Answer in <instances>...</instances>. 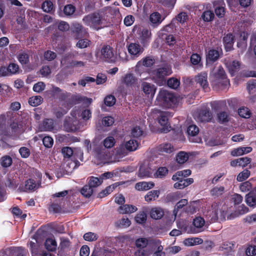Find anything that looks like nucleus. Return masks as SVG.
<instances>
[{
	"label": "nucleus",
	"instance_id": "nucleus-1",
	"mask_svg": "<svg viewBox=\"0 0 256 256\" xmlns=\"http://www.w3.org/2000/svg\"><path fill=\"white\" fill-rule=\"evenodd\" d=\"M156 100L160 104L168 108L175 107L178 103V97L166 90H160L159 92Z\"/></svg>",
	"mask_w": 256,
	"mask_h": 256
},
{
	"label": "nucleus",
	"instance_id": "nucleus-2",
	"mask_svg": "<svg viewBox=\"0 0 256 256\" xmlns=\"http://www.w3.org/2000/svg\"><path fill=\"white\" fill-rule=\"evenodd\" d=\"M171 67L168 65L154 70L152 71V80L158 85L162 86L166 83V78L172 74Z\"/></svg>",
	"mask_w": 256,
	"mask_h": 256
},
{
	"label": "nucleus",
	"instance_id": "nucleus-3",
	"mask_svg": "<svg viewBox=\"0 0 256 256\" xmlns=\"http://www.w3.org/2000/svg\"><path fill=\"white\" fill-rule=\"evenodd\" d=\"M102 16L99 12H94L85 16L82 18V22L87 26L92 28L94 30H98L103 26Z\"/></svg>",
	"mask_w": 256,
	"mask_h": 256
},
{
	"label": "nucleus",
	"instance_id": "nucleus-4",
	"mask_svg": "<svg viewBox=\"0 0 256 256\" xmlns=\"http://www.w3.org/2000/svg\"><path fill=\"white\" fill-rule=\"evenodd\" d=\"M214 84L221 90L226 88L230 85V81L222 66L218 67L214 74Z\"/></svg>",
	"mask_w": 256,
	"mask_h": 256
},
{
	"label": "nucleus",
	"instance_id": "nucleus-5",
	"mask_svg": "<svg viewBox=\"0 0 256 256\" xmlns=\"http://www.w3.org/2000/svg\"><path fill=\"white\" fill-rule=\"evenodd\" d=\"M99 57L102 61L108 63H114L117 60L116 54H114L113 48L109 45H104L102 48Z\"/></svg>",
	"mask_w": 256,
	"mask_h": 256
},
{
	"label": "nucleus",
	"instance_id": "nucleus-6",
	"mask_svg": "<svg viewBox=\"0 0 256 256\" xmlns=\"http://www.w3.org/2000/svg\"><path fill=\"white\" fill-rule=\"evenodd\" d=\"M169 113L166 112H160L158 117V123L162 126V132L166 133L170 130L171 126L168 123Z\"/></svg>",
	"mask_w": 256,
	"mask_h": 256
},
{
	"label": "nucleus",
	"instance_id": "nucleus-7",
	"mask_svg": "<svg viewBox=\"0 0 256 256\" xmlns=\"http://www.w3.org/2000/svg\"><path fill=\"white\" fill-rule=\"evenodd\" d=\"M121 83L126 88H132L138 84V78L132 74H126L121 79Z\"/></svg>",
	"mask_w": 256,
	"mask_h": 256
},
{
	"label": "nucleus",
	"instance_id": "nucleus-8",
	"mask_svg": "<svg viewBox=\"0 0 256 256\" xmlns=\"http://www.w3.org/2000/svg\"><path fill=\"white\" fill-rule=\"evenodd\" d=\"M78 122L77 120H74L71 117H66L64 121V128L68 132H76L78 130Z\"/></svg>",
	"mask_w": 256,
	"mask_h": 256
},
{
	"label": "nucleus",
	"instance_id": "nucleus-9",
	"mask_svg": "<svg viewBox=\"0 0 256 256\" xmlns=\"http://www.w3.org/2000/svg\"><path fill=\"white\" fill-rule=\"evenodd\" d=\"M141 87L142 92L148 98H152L154 97L156 90L154 84L144 82L142 83Z\"/></svg>",
	"mask_w": 256,
	"mask_h": 256
},
{
	"label": "nucleus",
	"instance_id": "nucleus-10",
	"mask_svg": "<svg viewBox=\"0 0 256 256\" xmlns=\"http://www.w3.org/2000/svg\"><path fill=\"white\" fill-rule=\"evenodd\" d=\"M38 128L40 131L52 132L55 128L54 120L52 118H44L40 124Z\"/></svg>",
	"mask_w": 256,
	"mask_h": 256
},
{
	"label": "nucleus",
	"instance_id": "nucleus-11",
	"mask_svg": "<svg viewBox=\"0 0 256 256\" xmlns=\"http://www.w3.org/2000/svg\"><path fill=\"white\" fill-rule=\"evenodd\" d=\"M161 240L158 239H152L149 240V246L157 248L152 256H166L165 252H163L164 247L161 245Z\"/></svg>",
	"mask_w": 256,
	"mask_h": 256
},
{
	"label": "nucleus",
	"instance_id": "nucleus-12",
	"mask_svg": "<svg viewBox=\"0 0 256 256\" xmlns=\"http://www.w3.org/2000/svg\"><path fill=\"white\" fill-rule=\"evenodd\" d=\"M195 81L200 84L204 91L209 89L208 82V74L205 72H201L195 77Z\"/></svg>",
	"mask_w": 256,
	"mask_h": 256
},
{
	"label": "nucleus",
	"instance_id": "nucleus-13",
	"mask_svg": "<svg viewBox=\"0 0 256 256\" xmlns=\"http://www.w3.org/2000/svg\"><path fill=\"white\" fill-rule=\"evenodd\" d=\"M212 118V114L208 108H203L199 111L198 120L200 122H210Z\"/></svg>",
	"mask_w": 256,
	"mask_h": 256
},
{
	"label": "nucleus",
	"instance_id": "nucleus-14",
	"mask_svg": "<svg viewBox=\"0 0 256 256\" xmlns=\"http://www.w3.org/2000/svg\"><path fill=\"white\" fill-rule=\"evenodd\" d=\"M128 53L134 56H138L144 50V49L138 43H130L128 46Z\"/></svg>",
	"mask_w": 256,
	"mask_h": 256
},
{
	"label": "nucleus",
	"instance_id": "nucleus-15",
	"mask_svg": "<svg viewBox=\"0 0 256 256\" xmlns=\"http://www.w3.org/2000/svg\"><path fill=\"white\" fill-rule=\"evenodd\" d=\"M84 28V26L79 23L76 22L72 24L70 31L75 39L78 40L83 37Z\"/></svg>",
	"mask_w": 256,
	"mask_h": 256
},
{
	"label": "nucleus",
	"instance_id": "nucleus-16",
	"mask_svg": "<svg viewBox=\"0 0 256 256\" xmlns=\"http://www.w3.org/2000/svg\"><path fill=\"white\" fill-rule=\"evenodd\" d=\"M63 199L55 200L50 202L48 207V211L53 214L60 213L62 211V204Z\"/></svg>",
	"mask_w": 256,
	"mask_h": 256
},
{
	"label": "nucleus",
	"instance_id": "nucleus-17",
	"mask_svg": "<svg viewBox=\"0 0 256 256\" xmlns=\"http://www.w3.org/2000/svg\"><path fill=\"white\" fill-rule=\"evenodd\" d=\"M222 40L226 52H230L233 50L234 38L232 34L229 33L226 34L224 36Z\"/></svg>",
	"mask_w": 256,
	"mask_h": 256
},
{
	"label": "nucleus",
	"instance_id": "nucleus-18",
	"mask_svg": "<svg viewBox=\"0 0 256 256\" xmlns=\"http://www.w3.org/2000/svg\"><path fill=\"white\" fill-rule=\"evenodd\" d=\"M245 199L250 207H256V186L246 195Z\"/></svg>",
	"mask_w": 256,
	"mask_h": 256
},
{
	"label": "nucleus",
	"instance_id": "nucleus-19",
	"mask_svg": "<svg viewBox=\"0 0 256 256\" xmlns=\"http://www.w3.org/2000/svg\"><path fill=\"white\" fill-rule=\"evenodd\" d=\"M179 180L176 182L174 187L176 189H183L184 188L188 186L194 182V180L192 178H183L179 176Z\"/></svg>",
	"mask_w": 256,
	"mask_h": 256
},
{
	"label": "nucleus",
	"instance_id": "nucleus-20",
	"mask_svg": "<svg viewBox=\"0 0 256 256\" xmlns=\"http://www.w3.org/2000/svg\"><path fill=\"white\" fill-rule=\"evenodd\" d=\"M240 62L236 60H234L232 62H228L226 64L228 72L232 76L236 75V72L240 70Z\"/></svg>",
	"mask_w": 256,
	"mask_h": 256
},
{
	"label": "nucleus",
	"instance_id": "nucleus-21",
	"mask_svg": "<svg viewBox=\"0 0 256 256\" xmlns=\"http://www.w3.org/2000/svg\"><path fill=\"white\" fill-rule=\"evenodd\" d=\"M40 184L36 183L35 180L29 178L25 182L24 186L22 188L25 192H32L36 190Z\"/></svg>",
	"mask_w": 256,
	"mask_h": 256
},
{
	"label": "nucleus",
	"instance_id": "nucleus-22",
	"mask_svg": "<svg viewBox=\"0 0 256 256\" xmlns=\"http://www.w3.org/2000/svg\"><path fill=\"white\" fill-rule=\"evenodd\" d=\"M102 12L106 17L112 18L120 14L118 8L112 6H106L102 9Z\"/></svg>",
	"mask_w": 256,
	"mask_h": 256
},
{
	"label": "nucleus",
	"instance_id": "nucleus-23",
	"mask_svg": "<svg viewBox=\"0 0 256 256\" xmlns=\"http://www.w3.org/2000/svg\"><path fill=\"white\" fill-rule=\"evenodd\" d=\"M210 106L212 109L215 112L224 110L228 108L226 102L225 100L214 101L211 102Z\"/></svg>",
	"mask_w": 256,
	"mask_h": 256
},
{
	"label": "nucleus",
	"instance_id": "nucleus-24",
	"mask_svg": "<svg viewBox=\"0 0 256 256\" xmlns=\"http://www.w3.org/2000/svg\"><path fill=\"white\" fill-rule=\"evenodd\" d=\"M79 98L75 95H72L60 104L68 111L78 100Z\"/></svg>",
	"mask_w": 256,
	"mask_h": 256
},
{
	"label": "nucleus",
	"instance_id": "nucleus-25",
	"mask_svg": "<svg viewBox=\"0 0 256 256\" xmlns=\"http://www.w3.org/2000/svg\"><path fill=\"white\" fill-rule=\"evenodd\" d=\"M204 224V220L200 216L196 217L194 219L192 225L194 226V232H202Z\"/></svg>",
	"mask_w": 256,
	"mask_h": 256
},
{
	"label": "nucleus",
	"instance_id": "nucleus-26",
	"mask_svg": "<svg viewBox=\"0 0 256 256\" xmlns=\"http://www.w3.org/2000/svg\"><path fill=\"white\" fill-rule=\"evenodd\" d=\"M214 6V13L218 18H222L226 14V4L222 2V3L216 4Z\"/></svg>",
	"mask_w": 256,
	"mask_h": 256
},
{
	"label": "nucleus",
	"instance_id": "nucleus-27",
	"mask_svg": "<svg viewBox=\"0 0 256 256\" xmlns=\"http://www.w3.org/2000/svg\"><path fill=\"white\" fill-rule=\"evenodd\" d=\"M252 148L250 146L240 147L232 150L231 152V154L234 156H241L244 154H246L252 151Z\"/></svg>",
	"mask_w": 256,
	"mask_h": 256
},
{
	"label": "nucleus",
	"instance_id": "nucleus-28",
	"mask_svg": "<svg viewBox=\"0 0 256 256\" xmlns=\"http://www.w3.org/2000/svg\"><path fill=\"white\" fill-rule=\"evenodd\" d=\"M190 60L192 64L195 66V68H202L203 64L201 62V57L200 54L196 53L192 54L190 56Z\"/></svg>",
	"mask_w": 256,
	"mask_h": 256
},
{
	"label": "nucleus",
	"instance_id": "nucleus-29",
	"mask_svg": "<svg viewBox=\"0 0 256 256\" xmlns=\"http://www.w3.org/2000/svg\"><path fill=\"white\" fill-rule=\"evenodd\" d=\"M151 32L148 29H144L142 32L140 36V42L143 46H146L150 42L151 36Z\"/></svg>",
	"mask_w": 256,
	"mask_h": 256
},
{
	"label": "nucleus",
	"instance_id": "nucleus-30",
	"mask_svg": "<svg viewBox=\"0 0 256 256\" xmlns=\"http://www.w3.org/2000/svg\"><path fill=\"white\" fill-rule=\"evenodd\" d=\"M138 210L137 208L132 204H124L118 208V212L120 214L132 213Z\"/></svg>",
	"mask_w": 256,
	"mask_h": 256
},
{
	"label": "nucleus",
	"instance_id": "nucleus-31",
	"mask_svg": "<svg viewBox=\"0 0 256 256\" xmlns=\"http://www.w3.org/2000/svg\"><path fill=\"white\" fill-rule=\"evenodd\" d=\"M154 186L153 182H142L136 184L135 188L138 190H146Z\"/></svg>",
	"mask_w": 256,
	"mask_h": 256
},
{
	"label": "nucleus",
	"instance_id": "nucleus-32",
	"mask_svg": "<svg viewBox=\"0 0 256 256\" xmlns=\"http://www.w3.org/2000/svg\"><path fill=\"white\" fill-rule=\"evenodd\" d=\"M164 215V210L160 208H154L150 211V216L154 220H160Z\"/></svg>",
	"mask_w": 256,
	"mask_h": 256
},
{
	"label": "nucleus",
	"instance_id": "nucleus-33",
	"mask_svg": "<svg viewBox=\"0 0 256 256\" xmlns=\"http://www.w3.org/2000/svg\"><path fill=\"white\" fill-rule=\"evenodd\" d=\"M46 248L50 252H55L56 250L57 243L54 239L48 238L44 242Z\"/></svg>",
	"mask_w": 256,
	"mask_h": 256
},
{
	"label": "nucleus",
	"instance_id": "nucleus-34",
	"mask_svg": "<svg viewBox=\"0 0 256 256\" xmlns=\"http://www.w3.org/2000/svg\"><path fill=\"white\" fill-rule=\"evenodd\" d=\"M220 57V53L218 50L211 49L208 50L206 55V60L209 62H214Z\"/></svg>",
	"mask_w": 256,
	"mask_h": 256
},
{
	"label": "nucleus",
	"instance_id": "nucleus-35",
	"mask_svg": "<svg viewBox=\"0 0 256 256\" xmlns=\"http://www.w3.org/2000/svg\"><path fill=\"white\" fill-rule=\"evenodd\" d=\"M149 20L150 22L154 26L160 24L162 20L161 14L158 12H154L151 14Z\"/></svg>",
	"mask_w": 256,
	"mask_h": 256
},
{
	"label": "nucleus",
	"instance_id": "nucleus-36",
	"mask_svg": "<svg viewBox=\"0 0 256 256\" xmlns=\"http://www.w3.org/2000/svg\"><path fill=\"white\" fill-rule=\"evenodd\" d=\"M230 116L228 112L222 111L217 114V120L220 124H224L230 121Z\"/></svg>",
	"mask_w": 256,
	"mask_h": 256
},
{
	"label": "nucleus",
	"instance_id": "nucleus-37",
	"mask_svg": "<svg viewBox=\"0 0 256 256\" xmlns=\"http://www.w3.org/2000/svg\"><path fill=\"white\" fill-rule=\"evenodd\" d=\"M160 191L159 190H152L148 192L145 196L144 199L147 202L154 200L159 196Z\"/></svg>",
	"mask_w": 256,
	"mask_h": 256
},
{
	"label": "nucleus",
	"instance_id": "nucleus-38",
	"mask_svg": "<svg viewBox=\"0 0 256 256\" xmlns=\"http://www.w3.org/2000/svg\"><path fill=\"white\" fill-rule=\"evenodd\" d=\"M138 146V142L136 140L131 139L126 142L124 146L130 152L136 150Z\"/></svg>",
	"mask_w": 256,
	"mask_h": 256
},
{
	"label": "nucleus",
	"instance_id": "nucleus-39",
	"mask_svg": "<svg viewBox=\"0 0 256 256\" xmlns=\"http://www.w3.org/2000/svg\"><path fill=\"white\" fill-rule=\"evenodd\" d=\"M18 59L22 65H26L30 62V56L26 52H20L18 56Z\"/></svg>",
	"mask_w": 256,
	"mask_h": 256
},
{
	"label": "nucleus",
	"instance_id": "nucleus-40",
	"mask_svg": "<svg viewBox=\"0 0 256 256\" xmlns=\"http://www.w3.org/2000/svg\"><path fill=\"white\" fill-rule=\"evenodd\" d=\"M154 62V59L152 57L150 56H146L142 60V64L146 67H151L153 66ZM141 64L142 62L139 61L138 62L136 67H138L139 65H141Z\"/></svg>",
	"mask_w": 256,
	"mask_h": 256
},
{
	"label": "nucleus",
	"instance_id": "nucleus-41",
	"mask_svg": "<svg viewBox=\"0 0 256 256\" xmlns=\"http://www.w3.org/2000/svg\"><path fill=\"white\" fill-rule=\"evenodd\" d=\"M224 187L223 186H214L210 190V194L212 196L218 198L224 193Z\"/></svg>",
	"mask_w": 256,
	"mask_h": 256
},
{
	"label": "nucleus",
	"instance_id": "nucleus-42",
	"mask_svg": "<svg viewBox=\"0 0 256 256\" xmlns=\"http://www.w3.org/2000/svg\"><path fill=\"white\" fill-rule=\"evenodd\" d=\"M182 196L180 192L177 191L176 192H170L166 196V199L168 202H174L177 201Z\"/></svg>",
	"mask_w": 256,
	"mask_h": 256
},
{
	"label": "nucleus",
	"instance_id": "nucleus-43",
	"mask_svg": "<svg viewBox=\"0 0 256 256\" xmlns=\"http://www.w3.org/2000/svg\"><path fill=\"white\" fill-rule=\"evenodd\" d=\"M191 170H185L182 171L177 172L172 176V180H179V176L182 178H186L191 174Z\"/></svg>",
	"mask_w": 256,
	"mask_h": 256
},
{
	"label": "nucleus",
	"instance_id": "nucleus-44",
	"mask_svg": "<svg viewBox=\"0 0 256 256\" xmlns=\"http://www.w3.org/2000/svg\"><path fill=\"white\" fill-rule=\"evenodd\" d=\"M167 85L170 88L176 90L180 85V80L177 78L172 77L170 78L166 82Z\"/></svg>",
	"mask_w": 256,
	"mask_h": 256
},
{
	"label": "nucleus",
	"instance_id": "nucleus-45",
	"mask_svg": "<svg viewBox=\"0 0 256 256\" xmlns=\"http://www.w3.org/2000/svg\"><path fill=\"white\" fill-rule=\"evenodd\" d=\"M188 159V154L184 152H180L176 156V161L180 164H183Z\"/></svg>",
	"mask_w": 256,
	"mask_h": 256
},
{
	"label": "nucleus",
	"instance_id": "nucleus-46",
	"mask_svg": "<svg viewBox=\"0 0 256 256\" xmlns=\"http://www.w3.org/2000/svg\"><path fill=\"white\" fill-rule=\"evenodd\" d=\"M214 17V14L212 10H204L202 16V18L206 22L212 21Z\"/></svg>",
	"mask_w": 256,
	"mask_h": 256
},
{
	"label": "nucleus",
	"instance_id": "nucleus-47",
	"mask_svg": "<svg viewBox=\"0 0 256 256\" xmlns=\"http://www.w3.org/2000/svg\"><path fill=\"white\" fill-rule=\"evenodd\" d=\"M80 165V162L78 160H72V159H68L66 161V167L68 168L67 170L72 171L74 170L77 168Z\"/></svg>",
	"mask_w": 256,
	"mask_h": 256
},
{
	"label": "nucleus",
	"instance_id": "nucleus-48",
	"mask_svg": "<svg viewBox=\"0 0 256 256\" xmlns=\"http://www.w3.org/2000/svg\"><path fill=\"white\" fill-rule=\"evenodd\" d=\"M43 101V98L40 96H32L28 100L29 104L32 106H36L40 104Z\"/></svg>",
	"mask_w": 256,
	"mask_h": 256
},
{
	"label": "nucleus",
	"instance_id": "nucleus-49",
	"mask_svg": "<svg viewBox=\"0 0 256 256\" xmlns=\"http://www.w3.org/2000/svg\"><path fill=\"white\" fill-rule=\"evenodd\" d=\"M151 172L148 168L144 166H140L138 171V176L140 178H144L150 177L151 176Z\"/></svg>",
	"mask_w": 256,
	"mask_h": 256
},
{
	"label": "nucleus",
	"instance_id": "nucleus-50",
	"mask_svg": "<svg viewBox=\"0 0 256 256\" xmlns=\"http://www.w3.org/2000/svg\"><path fill=\"white\" fill-rule=\"evenodd\" d=\"M94 190L90 186L86 184L80 190L81 194L85 198H90L93 194Z\"/></svg>",
	"mask_w": 256,
	"mask_h": 256
},
{
	"label": "nucleus",
	"instance_id": "nucleus-51",
	"mask_svg": "<svg viewBox=\"0 0 256 256\" xmlns=\"http://www.w3.org/2000/svg\"><path fill=\"white\" fill-rule=\"evenodd\" d=\"M63 12L64 14L67 16H70L76 12V7L72 4H68L64 6Z\"/></svg>",
	"mask_w": 256,
	"mask_h": 256
},
{
	"label": "nucleus",
	"instance_id": "nucleus-52",
	"mask_svg": "<svg viewBox=\"0 0 256 256\" xmlns=\"http://www.w3.org/2000/svg\"><path fill=\"white\" fill-rule=\"evenodd\" d=\"M102 182V180L100 178H98L94 176H91L90 178L88 185L93 189V188H96L100 185Z\"/></svg>",
	"mask_w": 256,
	"mask_h": 256
},
{
	"label": "nucleus",
	"instance_id": "nucleus-53",
	"mask_svg": "<svg viewBox=\"0 0 256 256\" xmlns=\"http://www.w3.org/2000/svg\"><path fill=\"white\" fill-rule=\"evenodd\" d=\"M238 112V115L243 118H249L251 116L250 110L248 108L244 106L239 108Z\"/></svg>",
	"mask_w": 256,
	"mask_h": 256
},
{
	"label": "nucleus",
	"instance_id": "nucleus-54",
	"mask_svg": "<svg viewBox=\"0 0 256 256\" xmlns=\"http://www.w3.org/2000/svg\"><path fill=\"white\" fill-rule=\"evenodd\" d=\"M188 204V200L186 199H182L178 202L174 206V214L176 216L179 210Z\"/></svg>",
	"mask_w": 256,
	"mask_h": 256
},
{
	"label": "nucleus",
	"instance_id": "nucleus-55",
	"mask_svg": "<svg viewBox=\"0 0 256 256\" xmlns=\"http://www.w3.org/2000/svg\"><path fill=\"white\" fill-rule=\"evenodd\" d=\"M146 214L144 212L138 213L135 216L136 222L139 224H144L146 221Z\"/></svg>",
	"mask_w": 256,
	"mask_h": 256
},
{
	"label": "nucleus",
	"instance_id": "nucleus-56",
	"mask_svg": "<svg viewBox=\"0 0 256 256\" xmlns=\"http://www.w3.org/2000/svg\"><path fill=\"white\" fill-rule=\"evenodd\" d=\"M42 8L44 12H50L54 10V6L50 0H46L42 3Z\"/></svg>",
	"mask_w": 256,
	"mask_h": 256
},
{
	"label": "nucleus",
	"instance_id": "nucleus-57",
	"mask_svg": "<svg viewBox=\"0 0 256 256\" xmlns=\"http://www.w3.org/2000/svg\"><path fill=\"white\" fill-rule=\"evenodd\" d=\"M90 41L87 38H80L76 44V46L80 48H84L89 46Z\"/></svg>",
	"mask_w": 256,
	"mask_h": 256
},
{
	"label": "nucleus",
	"instance_id": "nucleus-58",
	"mask_svg": "<svg viewBox=\"0 0 256 256\" xmlns=\"http://www.w3.org/2000/svg\"><path fill=\"white\" fill-rule=\"evenodd\" d=\"M116 102V99L114 96L112 94L106 96L104 100V104L108 106H114Z\"/></svg>",
	"mask_w": 256,
	"mask_h": 256
},
{
	"label": "nucleus",
	"instance_id": "nucleus-59",
	"mask_svg": "<svg viewBox=\"0 0 256 256\" xmlns=\"http://www.w3.org/2000/svg\"><path fill=\"white\" fill-rule=\"evenodd\" d=\"M136 245L138 248H146L148 245L149 246V241L146 238H140L136 240Z\"/></svg>",
	"mask_w": 256,
	"mask_h": 256
},
{
	"label": "nucleus",
	"instance_id": "nucleus-60",
	"mask_svg": "<svg viewBox=\"0 0 256 256\" xmlns=\"http://www.w3.org/2000/svg\"><path fill=\"white\" fill-rule=\"evenodd\" d=\"M168 174V170L166 167H160L156 170L154 175L156 178H162Z\"/></svg>",
	"mask_w": 256,
	"mask_h": 256
},
{
	"label": "nucleus",
	"instance_id": "nucleus-61",
	"mask_svg": "<svg viewBox=\"0 0 256 256\" xmlns=\"http://www.w3.org/2000/svg\"><path fill=\"white\" fill-rule=\"evenodd\" d=\"M116 141L114 137L108 136L103 141V144L106 148H111L114 146Z\"/></svg>",
	"mask_w": 256,
	"mask_h": 256
},
{
	"label": "nucleus",
	"instance_id": "nucleus-62",
	"mask_svg": "<svg viewBox=\"0 0 256 256\" xmlns=\"http://www.w3.org/2000/svg\"><path fill=\"white\" fill-rule=\"evenodd\" d=\"M199 132L198 128L195 124L190 125L187 128L188 134L191 136H196Z\"/></svg>",
	"mask_w": 256,
	"mask_h": 256
},
{
	"label": "nucleus",
	"instance_id": "nucleus-63",
	"mask_svg": "<svg viewBox=\"0 0 256 256\" xmlns=\"http://www.w3.org/2000/svg\"><path fill=\"white\" fill-rule=\"evenodd\" d=\"M250 176V172L246 169L240 172L237 176L236 180L238 182H243L247 179Z\"/></svg>",
	"mask_w": 256,
	"mask_h": 256
},
{
	"label": "nucleus",
	"instance_id": "nucleus-64",
	"mask_svg": "<svg viewBox=\"0 0 256 256\" xmlns=\"http://www.w3.org/2000/svg\"><path fill=\"white\" fill-rule=\"evenodd\" d=\"M12 160L9 156H4L1 158V164L4 168H8L12 165Z\"/></svg>",
	"mask_w": 256,
	"mask_h": 256
}]
</instances>
